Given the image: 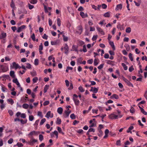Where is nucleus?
Listing matches in <instances>:
<instances>
[{
	"mask_svg": "<svg viewBox=\"0 0 147 147\" xmlns=\"http://www.w3.org/2000/svg\"><path fill=\"white\" fill-rule=\"evenodd\" d=\"M123 80L124 81L125 83L127 85L129 86H131L133 88L134 87V86L133 84L130 82L126 78L123 77Z\"/></svg>",
	"mask_w": 147,
	"mask_h": 147,
	"instance_id": "obj_1",
	"label": "nucleus"
},
{
	"mask_svg": "<svg viewBox=\"0 0 147 147\" xmlns=\"http://www.w3.org/2000/svg\"><path fill=\"white\" fill-rule=\"evenodd\" d=\"M0 69L3 72H5L7 71L8 68L4 65H0Z\"/></svg>",
	"mask_w": 147,
	"mask_h": 147,
	"instance_id": "obj_2",
	"label": "nucleus"
},
{
	"mask_svg": "<svg viewBox=\"0 0 147 147\" xmlns=\"http://www.w3.org/2000/svg\"><path fill=\"white\" fill-rule=\"evenodd\" d=\"M64 49L65 50L64 53L65 54L67 55L68 53L69 48L67 44H65Z\"/></svg>",
	"mask_w": 147,
	"mask_h": 147,
	"instance_id": "obj_3",
	"label": "nucleus"
},
{
	"mask_svg": "<svg viewBox=\"0 0 147 147\" xmlns=\"http://www.w3.org/2000/svg\"><path fill=\"white\" fill-rule=\"evenodd\" d=\"M77 31L76 32L80 34L82 31V28L81 25H80L77 27Z\"/></svg>",
	"mask_w": 147,
	"mask_h": 147,
	"instance_id": "obj_4",
	"label": "nucleus"
},
{
	"mask_svg": "<svg viewBox=\"0 0 147 147\" xmlns=\"http://www.w3.org/2000/svg\"><path fill=\"white\" fill-rule=\"evenodd\" d=\"M45 117L47 118H49L50 117L52 118L53 117V114L51 113L50 111H49L47 113Z\"/></svg>",
	"mask_w": 147,
	"mask_h": 147,
	"instance_id": "obj_5",
	"label": "nucleus"
},
{
	"mask_svg": "<svg viewBox=\"0 0 147 147\" xmlns=\"http://www.w3.org/2000/svg\"><path fill=\"white\" fill-rule=\"evenodd\" d=\"M117 28L118 29H119L120 30H124L125 28L123 25H121L119 23H118L117 25Z\"/></svg>",
	"mask_w": 147,
	"mask_h": 147,
	"instance_id": "obj_6",
	"label": "nucleus"
},
{
	"mask_svg": "<svg viewBox=\"0 0 147 147\" xmlns=\"http://www.w3.org/2000/svg\"><path fill=\"white\" fill-rule=\"evenodd\" d=\"M109 118L111 119H117L118 116L114 114H111L109 115Z\"/></svg>",
	"mask_w": 147,
	"mask_h": 147,
	"instance_id": "obj_7",
	"label": "nucleus"
},
{
	"mask_svg": "<svg viewBox=\"0 0 147 147\" xmlns=\"http://www.w3.org/2000/svg\"><path fill=\"white\" fill-rule=\"evenodd\" d=\"M6 33L4 32H1L0 35V39H4L6 36Z\"/></svg>",
	"mask_w": 147,
	"mask_h": 147,
	"instance_id": "obj_8",
	"label": "nucleus"
},
{
	"mask_svg": "<svg viewBox=\"0 0 147 147\" xmlns=\"http://www.w3.org/2000/svg\"><path fill=\"white\" fill-rule=\"evenodd\" d=\"M73 100L76 105H78L80 104V101L77 98H73Z\"/></svg>",
	"mask_w": 147,
	"mask_h": 147,
	"instance_id": "obj_9",
	"label": "nucleus"
},
{
	"mask_svg": "<svg viewBox=\"0 0 147 147\" xmlns=\"http://www.w3.org/2000/svg\"><path fill=\"white\" fill-rule=\"evenodd\" d=\"M37 140L34 138H32L30 142V144L31 145H33L35 142H37Z\"/></svg>",
	"mask_w": 147,
	"mask_h": 147,
	"instance_id": "obj_10",
	"label": "nucleus"
},
{
	"mask_svg": "<svg viewBox=\"0 0 147 147\" xmlns=\"http://www.w3.org/2000/svg\"><path fill=\"white\" fill-rule=\"evenodd\" d=\"M97 30L100 32L101 34L103 35H104L105 34L104 31L100 28L97 27Z\"/></svg>",
	"mask_w": 147,
	"mask_h": 147,
	"instance_id": "obj_11",
	"label": "nucleus"
},
{
	"mask_svg": "<svg viewBox=\"0 0 147 147\" xmlns=\"http://www.w3.org/2000/svg\"><path fill=\"white\" fill-rule=\"evenodd\" d=\"M119 97L116 94H113L110 97V98L111 99H113L114 98L116 99H117L119 98Z\"/></svg>",
	"mask_w": 147,
	"mask_h": 147,
	"instance_id": "obj_12",
	"label": "nucleus"
},
{
	"mask_svg": "<svg viewBox=\"0 0 147 147\" xmlns=\"http://www.w3.org/2000/svg\"><path fill=\"white\" fill-rule=\"evenodd\" d=\"M63 111V109L62 108L60 107L57 110V112L60 114H61Z\"/></svg>",
	"mask_w": 147,
	"mask_h": 147,
	"instance_id": "obj_13",
	"label": "nucleus"
},
{
	"mask_svg": "<svg viewBox=\"0 0 147 147\" xmlns=\"http://www.w3.org/2000/svg\"><path fill=\"white\" fill-rule=\"evenodd\" d=\"M122 8V5L121 4H118L117 5L116 8L115 10H118L119 9H121Z\"/></svg>",
	"mask_w": 147,
	"mask_h": 147,
	"instance_id": "obj_14",
	"label": "nucleus"
},
{
	"mask_svg": "<svg viewBox=\"0 0 147 147\" xmlns=\"http://www.w3.org/2000/svg\"><path fill=\"white\" fill-rule=\"evenodd\" d=\"M133 126H130L128 129L127 130V133L130 132V133H132V131H131V130H132L133 129Z\"/></svg>",
	"mask_w": 147,
	"mask_h": 147,
	"instance_id": "obj_15",
	"label": "nucleus"
},
{
	"mask_svg": "<svg viewBox=\"0 0 147 147\" xmlns=\"http://www.w3.org/2000/svg\"><path fill=\"white\" fill-rule=\"evenodd\" d=\"M10 76L13 78H14L15 77L14 74V72L13 71H11L10 72Z\"/></svg>",
	"mask_w": 147,
	"mask_h": 147,
	"instance_id": "obj_16",
	"label": "nucleus"
},
{
	"mask_svg": "<svg viewBox=\"0 0 147 147\" xmlns=\"http://www.w3.org/2000/svg\"><path fill=\"white\" fill-rule=\"evenodd\" d=\"M7 101L9 103V104H11V105H12L14 103V101L12 98H9L7 100Z\"/></svg>",
	"mask_w": 147,
	"mask_h": 147,
	"instance_id": "obj_17",
	"label": "nucleus"
},
{
	"mask_svg": "<svg viewBox=\"0 0 147 147\" xmlns=\"http://www.w3.org/2000/svg\"><path fill=\"white\" fill-rule=\"evenodd\" d=\"M72 49L74 51L78 52V47L76 46L73 45L72 47Z\"/></svg>",
	"mask_w": 147,
	"mask_h": 147,
	"instance_id": "obj_18",
	"label": "nucleus"
},
{
	"mask_svg": "<svg viewBox=\"0 0 147 147\" xmlns=\"http://www.w3.org/2000/svg\"><path fill=\"white\" fill-rule=\"evenodd\" d=\"M39 119H38L36 121L35 123L34 124V126L36 128H37V126L38 125L39 122Z\"/></svg>",
	"mask_w": 147,
	"mask_h": 147,
	"instance_id": "obj_19",
	"label": "nucleus"
},
{
	"mask_svg": "<svg viewBox=\"0 0 147 147\" xmlns=\"http://www.w3.org/2000/svg\"><path fill=\"white\" fill-rule=\"evenodd\" d=\"M69 113L67 111H65L64 113L63 114V116L65 118H66L68 117L69 116Z\"/></svg>",
	"mask_w": 147,
	"mask_h": 147,
	"instance_id": "obj_20",
	"label": "nucleus"
},
{
	"mask_svg": "<svg viewBox=\"0 0 147 147\" xmlns=\"http://www.w3.org/2000/svg\"><path fill=\"white\" fill-rule=\"evenodd\" d=\"M57 23L59 26H60L61 25V20L60 18H57Z\"/></svg>",
	"mask_w": 147,
	"mask_h": 147,
	"instance_id": "obj_21",
	"label": "nucleus"
},
{
	"mask_svg": "<svg viewBox=\"0 0 147 147\" xmlns=\"http://www.w3.org/2000/svg\"><path fill=\"white\" fill-rule=\"evenodd\" d=\"M29 107V105L27 103H24L22 105L23 108L25 109H27Z\"/></svg>",
	"mask_w": 147,
	"mask_h": 147,
	"instance_id": "obj_22",
	"label": "nucleus"
},
{
	"mask_svg": "<svg viewBox=\"0 0 147 147\" xmlns=\"http://www.w3.org/2000/svg\"><path fill=\"white\" fill-rule=\"evenodd\" d=\"M99 60L98 59H94V64L95 66H97L98 64V61Z\"/></svg>",
	"mask_w": 147,
	"mask_h": 147,
	"instance_id": "obj_23",
	"label": "nucleus"
},
{
	"mask_svg": "<svg viewBox=\"0 0 147 147\" xmlns=\"http://www.w3.org/2000/svg\"><path fill=\"white\" fill-rule=\"evenodd\" d=\"M49 86L48 85H45L44 88V93L46 92L47 90L49 88Z\"/></svg>",
	"mask_w": 147,
	"mask_h": 147,
	"instance_id": "obj_24",
	"label": "nucleus"
},
{
	"mask_svg": "<svg viewBox=\"0 0 147 147\" xmlns=\"http://www.w3.org/2000/svg\"><path fill=\"white\" fill-rule=\"evenodd\" d=\"M109 44L114 50L115 49V47L114 42H113L110 41L109 42Z\"/></svg>",
	"mask_w": 147,
	"mask_h": 147,
	"instance_id": "obj_25",
	"label": "nucleus"
},
{
	"mask_svg": "<svg viewBox=\"0 0 147 147\" xmlns=\"http://www.w3.org/2000/svg\"><path fill=\"white\" fill-rule=\"evenodd\" d=\"M62 37L63 38V41H67L68 40V38L67 37L65 36L64 34L62 35Z\"/></svg>",
	"mask_w": 147,
	"mask_h": 147,
	"instance_id": "obj_26",
	"label": "nucleus"
},
{
	"mask_svg": "<svg viewBox=\"0 0 147 147\" xmlns=\"http://www.w3.org/2000/svg\"><path fill=\"white\" fill-rule=\"evenodd\" d=\"M10 7L14 9L15 7V5L13 0H11V3H10Z\"/></svg>",
	"mask_w": 147,
	"mask_h": 147,
	"instance_id": "obj_27",
	"label": "nucleus"
},
{
	"mask_svg": "<svg viewBox=\"0 0 147 147\" xmlns=\"http://www.w3.org/2000/svg\"><path fill=\"white\" fill-rule=\"evenodd\" d=\"M98 91V88L96 87H94L93 89V93L94 94L96 93Z\"/></svg>",
	"mask_w": 147,
	"mask_h": 147,
	"instance_id": "obj_28",
	"label": "nucleus"
},
{
	"mask_svg": "<svg viewBox=\"0 0 147 147\" xmlns=\"http://www.w3.org/2000/svg\"><path fill=\"white\" fill-rule=\"evenodd\" d=\"M61 120L58 117L57 118V120H56V123L58 124H61Z\"/></svg>",
	"mask_w": 147,
	"mask_h": 147,
	"instance_id": "obj_29",
	"label": "nucleus"
},
{
	"mask_svg": "<svg viewBox=\"0 0 147 147\" xmlns=\"http://www.w3.org/2000/svg\"><path fill=\"white\" fill-rule=\"evenodd\" d=\"M13 67L16 69H17L18 68V64H16L15 62H13Z\"/></svg>",
	"mask_w": 147,
	"mask_h": 147,
	"instance_id": "obj_30",
	"label": "nucleus"
},
{
	"mask_svg": "<svg viewBox=\"0 0 147 147\" xmlns=\"http://www.w3.org/2000/svg\"><path fill=\"white\" fill-rule=\"evenodd\" d=\"M57 130L60 133H61L62 135H64V133L62 131V130L61 129V128L59 127H57Z\"/></svg>",
	"mask_w": 147,
	"mask_h": 147,
	"instance_id": "obj_31",
	"label": "nucleus"
},
{
	"mask_svg": "<svg viewBox=\"0 0 147 147\" xmlns=\"http://www.w3.org/2000/svg\"><path fill=\"white\" fill-rule=\"evenodd\" d=\"M37 115L40 117L41 118H42L43 117L42 113L40 111L37 112Z\"/></svg>",
	"mask_w": 147,
	"mask_h": 147,
	"instance_id": "obj_32",
	"label": "nucleus"
},
{
	"mask_svg": "<svg viewBox=\"0 0 147 147\" xmlns=\"http://www.w3.org/2000/svg\"><path fill=\"white\" fill-rule=\"evenodd\" d=\"M78 89L81 92H83L85 91V89L82 86H79Z\"/></svg>",
	"mask_w": 147,
	"mask_h": 147,
	"instance_id": "obj_33",
	"label": "nucleus"
},
{
	"mask_svg": "<svg viewBox=\"0 0 147 147\" xmlns=\"http://www.w3.org/2000/svg\"><path fill=\"white\" fill-rule=\"evenodd\" d=\"M121 65H122V66L123 67L124 69L125 70H127V66H126V65L124 63H122V64H121Z\"/></svg>",
	"mask_w": 147,
	"mask_h": 147,
	"instance_id": "obj_34",
	"label": "nucleus"
},
{
	"mask_svg": "<svg viewBox=\"0 0 147 147\" xmlns=\"http://www.w3.org/2000/svg\"><path fill=\"white\" fill-rule=\"evenodd\" d=\"M125 31L127 33H129L131 31V28L130 27H127Z\"/></svg>",
	"mask_w": 147,
	"mask_h": 147,
	"instance_id": "obj_35",
	"label": "nucleus"
},
{
	"mask_svg": "<svg viewBox=\"0 0 147 147\" xmlns=\"http://www.w3.org/2000/svg\"><path fill=\"white\" fill-rule=\"evenodd\" d=\"M129 111L130 113H133L135 112V110L133 107L131 106L130 109Z\"/></svg>",
	"mask_w": 147,
	"mask_h": 147,
	"instance_id": "obj_36",
	"label": "nucleus"
},
{
	"mask_svg": "<svg viewBox=\"0 0 147 147\" xmlns=\"http://www.w3.org/2000/svg\"><path fill=\"white\" fill-rule=\"evenodd\" d=\"M39 64V60L38 59H36L34 61V64L35 65H37Z\"/></svg>",
	"mask_w": 147,
	"mask_h": 147,
	"instance_id": "obj_37",
	"label": "nucleus"
},
{
	"mask_svg": "<svg viewBox=\"0 0 147 147\" xmlns=\"http://www.w3.org/2000/svg\"><path fill=\"white\" fill-rule=\"evenodd\" d=\"M30 2L31 3L33 4H35L37 3V0H30Z\"/></svg>",
	"mask_w": 147,
	"mask_h": 147,
	"instance_id": "obj_38",
	"label": "nucleus"
},
{
	"mask_svg": "<svg viewBox=\"0 0 147 147\" xmlns=\"http://www.w3.org/2000/svg\"><path fill=\"white\" fill-rule=\"evenodd\" d=\"M131 61H133V59L132 57V54L131 53H129L128 55Z\"/></svg>",
	"mask_w": 147,
	"mask_h": 147,
	"instance_id": "obj_39",
	"label": "nucleus"
},
{
	"mask_svg": "<svg viewBox=\"0 0 147 147\" xmlns=\"http://www.w3.org/2000/svg\"><path fill=\"white\" fill-rule=\"evenodd\" d=\"M110 12H108L104 14V16L105 17H109Z\"/></svg>",
	"mask_w": 147,
	"mask_h": 147,
	"instance_id": "obj_40",
	"label": "nucleus"
},
{
	"mask_svg": "<svg viewBox=\"0 0 147 147\" xmlns=\"http://www.w3.org/2000/svg\"><path fill=\"white\" fill-rule=\"evenodd\" d=\"M87 50L86 48V46L84 45L83 46L82 51L84 53L86 52Z\"/></svg>",
	"mask_w": 147,
	"mask_h": 147,
	"instance_id": "obj_41",
	"label": "nucleus"
},
{
	"mask_svg": "<svg viewBox=\"0 0 147 147\" xmlns=\"http://www.w3.org/2000/svg\"><path fill=\"white\" fill-rule=\"evenodd\" d=\"M70 117L72 119H76V115H75L74 113L71 114L70 115Z\"/></svg>",
	"mask_w": 147,
	"mask_h": 147,
	"instance_id": "obj_42",
	"label": "nucleus"
},
{
	"mask_svg": "<svg viewBox=\"0 0 147 147\" xmlns=\"http://www.w3.org/2000/svg\"><path fill=\"white\" fill-rule=\"evenodd\" d=\"M46 121V119L45 118H43L41 120V121L40 123V125H42L44 123L45 121Z\"/></svg>",
	"mask_w": 147,
	"mask_h": 147,
	"instance_id": "obj_43",
	"label": "nucleus"
},
{
	"mask_svg": "<svg viewBox=\"0 0 147 147\" xmlns=\"http://www.w3.org/2000/svg\"><path fill=\"white\" fill-rule=\"evenodd\" d=\"M38 80L37 77H35L33 79L32 81L34 83H36L37 82Z\"/></svg>",
	"mask_w": 147,
	"mask_h": 147,
	"instance_id": "obj_44",
	"label": "nucleus"
},
{
	"mask_svg": "<svg viewBox=\"0 0 147 147\" xmlns=\"http://www.w3.org/2000/svg\"><path fill=\"white\" fill-rule=\"evenodd\" d=\"M28 5L29 9H32L34 7V6L33 5H32L30 3H28Z\"/></svg>",
	"mask_w": 147,
	"mask_h": 147,
	"instance_id": "obj_45",
	"label": "nucleus"
},
{
	"mask_svg": "<svg viewBox=\"0 0 147 147\" xmlns=\"http://www.w3.org/2000/svg\"><path fill=\"white\" fill-rule=\"evenodd\" d=\"M31 37L33 41H35V38L34 33H33L32 34V35L31 36Z\"/></svg>",
	"mask_w": 147,
	"mask_h": 147,
	"instance_id": "obj_46",
	"label": "nucleus"
},
{
	"mask_svg": "<svg viewBox=\"0 0 147 147\" xmlns=\"http://www.w3.org/2000/svg\"><path fill=\"white\" fill-rule=\"evenodd\" d=\"M34 119V117L32 115H31L29 116V120L30 121H32Z\"/></svg>",
	"mask_w": 147,
	"mask_h": 147,
	"instance_id": "obj_47",
	"label": "nucleus"
},
{
	"mask_svg": "<svg viewBox=\"0 0 147 147\" xmlns=\"http://www.w3.org/2000/svg\"><path fill=\"white\" fill-rule=\"evenodd\" d=\"M80 16L83 18H85V13L82 11H81L80 12Z\"/></svg>",
	"mask_w": 147,
	"mask_h": 147,
	"instance_id": "obj_48",
	"label": "nucleus"
},
{
	"mask_svg": "<svg viewBox=\"0 0 147 147\" xmlns=\"http://www.w3.org/2000/svg\"><path fill=\"white\" fill-rule=\"evenodd\" d=\"M42 37L43 39L47 40L48 38V36L46 34H45Z\"/></svg>",
	"mask_w": 147,
	"mask_h": 147,
	"instance_id": "obj_49",
	"label": "nucleus"
},
{
	"mask_svg": "<svg viewBox=\"0 0 147 147\" xmlns=\"http://www.w3.org/2000/svg\"><path fill=\"white\" fill-rule=\"evenodd\" d=\"M1 86H2V88H1V89L3 92H5V89H6L7 88L3 85H1Z\"/></svg>",
	"mask_w": 147,
	"mask_h": 147,
	"instance_id": "obj_50",
	"label": "nucleus"
},
{
	"mask_svg": "<svg viewBox=\"0 0 147 147\" xmlns=\"http://www.w3.org/2000/svg\"><path fill=\"white\" fill-rule=\"evenodd\" d=\"M43 45L42 43H41L38 48V50L40 51L43 50Z\"/></svg>",
	"mask_w": 147,
	"mask_h": 147,
	"instance_id": "obj_51",
	"label": "nucleus"
},
{
	"mask_svg": "<svg viewBox=\"0 0 147 147\" xmlns=\"http://www.w3.org/2000/svg\"><path fill=\"white\" fill-rule=\"evenodd\" d=\"M39 139L40 141H42L43 139V136L42 134L39 135Z\"/></svg>",
	"mask_w": 147,
	"mask_h": 147,
	"instance_id": "obj_52",
	"label": "nucleus"
},
{
	"mask_svg": "<svg viewBox=\"0 0 147 147\" xmlns=\"http://www.w3.org/2000/svg\"><path fill=\"white\" fill-rule=\"evenodd\" d=\"M113 102L112 100H109L107 101V102L105 103V104L106 105H107L108 104H111V103H113Z\"/></svg>",
	"mask_w": 147,
	"mask_h": 147,
	"instance_id": "obj_53",
	"label": "nucleus"
},
{
	"mask_svg": "<svg viewBox=\"0 0 147 147\" xmlns=\"http://www.w3.org/2000/svg\"><path fill=\"white\" fill-rule=\"evenodd\" d=\"M13 141V138H10L9 140L7 141V142L9 144H11L12 143Z\"/></svg>",
	"mask_w": 147,
	"mask_h": 147,
	"instance_id": "obj_54",
	"label": "nucleus"
},
{
	"mask_svg": "<svg viewBox=\"0 0 147 147\" xmlns=\"http://www.w3.org/2000/svg\"><path fill=\"white\" fill-rule=\"evenodd\" d=\"M134 68L133 67V66H132L131 67H130L129 68V72H132L133 70H134Z\"/></svg>",
	"mask_w": 147,
	"mask_h": 147,
	"instance_id": "obj_55",
	"label": "nucleus"
},
{
	"mask_svg": "<svg viewBox=\"0 0 147 147\" xmlns=\"http://www.w3.org/2000/svg\"><path fill=\"white\" fill-rule=\"evenodd\" d=\"M104 64H102L100 65L98 67V68L99 69H101L102 68H103V67L104 66Z\"/></svg>",
	"mask_w": 147,
	"mask_h": 147,
	"instance_id": "obj_56",
	"label": "nucleus"
},
{
	"mask_svg": "<svg viewBox=\"0 0 147 147\" xmlns=\"http://www.w3.org/2000/svg\"><path fill=\"white\" fill-rule=\"evenodd\" d=\"M8 113H9V115L11 116L13 115V113L11 110H8Z\"/></svg>",
	"mask_w": 147,
	"mask_h": 147,
	"instance_id": "obj_57",
	"label": "nucleus"
},
{
	"mask_svg": "<svg viewBox=\"0 0 147 147\" xmlns=\"http://www.w3.org/2000/svg\"><path fill=\"white\" fill-rule=\"evenodd\" d=\"M89 82L91 83V84L90 85H95L96 84V83L94 81H89Z\"/></svg>",
	"mask_w": 147,
	"mask_h": 147,
	"instance_id": "obj_58",
	"label": "nucleus"
},
{
	"mask_svg": "<svg viewBox=\"0 0 147 147\" xmlns=\"http://www.w3.org/2000/svg\"><path fill=\"white\" fill-rule=\"evenodd\" d=\"M89 132H95V129H93L91 128H90L88 130Z\"/></svg>",
	"mask_w": 147,
	"mask_h": 147,
	"instance_id": "obj_59",
	"label": "nucleus"
},
{
	"mask_svg": "<svg viewBox=\"0 0 147 147\" xmlns=\"http://www.w3.org/2000/svg\"><path fill=\"white\" fill-rule=\"evenodd\" d=\"M141 112L144 114L145 115H146L147 114V113L146 112L144 111V109H141Z\"/></svg>",
	"mask_w": 147,
	"mask_h": 147,
	"instance_id": "obj_60",
	"label": "nucleus"
},
{
	"mask_svg": "<svg viewBox=\"0 0 147 147\" xmlns=\"http://www.w3.org/2000/svg\"><path fill=\"white\" fill-rule=\"evenodd\" d=\"M120 140H117L116 142V144L117 146H120L121 145Z\"/></svg>",
	"mask_w": 147,
	"mask_h": 147,
	"instance_id": "obj_61",
	"label": "nucleus"
},
{
	"mask_svg": "<svg viewBox=\"0 0 147 147\" xmlns=\"http://www.w3.org/2000/svg\"><path fill=\"white\" fill-rule=\"evenodd\" d=\"M21 117L22 118L24 119L26 117V115L24 113H22L21 114Z\"/></svg>",
	"mask_w": 147,
	"mask_h": 147,
	"instance_id": "obj_62",
	"label": "nucleus"
},
{
	"mask_svg": "<svg viewBox=\"0 0 147 147\" xmlns=\"http://www.w3.org/2000/svg\"><path fill=\"white\" fill-rule=\"evenodd\" d=\"M49 104V102L48 101H45L43 103V105L44 106H46L47 105H48Z\"/></svg>",
	"mask_w": 147,
	"mask_h": 147,
	"instance_id": "obj_63",
	"label": "nucleus"
},
{
	"mask_svg": "<svg viewBox=\"0 0 147 147\" xmlns=\"http://www.w3.org/2000/svg\"><path fill=\"white\" fill-rule=\"evenodd\" d=\"M27 120H24L23 119H21L20 120V121H21V123L22 124H24L25 123H26V122H27Z\"/></svg>",
	"mask_w": 147,
	"mask_h": 147,
	"instance_id": "obj_64",
	"label": "nucleus"
}]
</instances>
